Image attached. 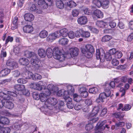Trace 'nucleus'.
Listing matches in <instances>:
<instances>
[{
    "label": "nucleus",
    "mask_w": 133,
    "mask_h": 133,
    "mask_svg": "<svg viewBox=\"0 0 133 133\" xmlns=\"http://www.w3.org/2000/svg\"><path fill=\"white\" fill-rule=\"evenodd\" d=\"M46 55L49 58H51L53 55L54 58L59 60L61 62H63L67 59L69 54L66 52H61L57 47H54L53 49L48 48L46 50Z\"/></svg>",
    "instance_id": "1"
},
{
    "label": "nucleus",
    "mask_w": 133,
    "mask_h": 133,
    "mask_svg": "<svg viewBox=\"0 0 133 133\" xmlns=\"http://www.w3.org/2000/svg\"><path fill=\"white\" fill-rule=\"evenodd\" d=\"M57 103L56 99L53 98H48L45 103L43 107L40 108V110L43 111L44 114L46 115L49 114L51 110L53 108L52 106L55 105Z\"/></svg>",
    "instance_id": "2"
},
{
    "label": "nucleus",
    "mask_w": 133,
    "mask_h": 133,
    "mask_svg": "<svg viewBox=\"0 0 133 133\" xmlns=\"http://www.w3.org/2000/svg\"><path fill=\"white\" fill-rule=\"evenodd\" d=\"M96 56L97 59H103L105 58L107 61H109L112 58V57L111 55L108 53L105 55L103 52L101 53L99 49H97Z\"/></svg>",
    "instance_id": "3"
},
{
    "label": "nucleus",
    "mask_w": 133,
    "mask_h": 133,
    "mask_svg": "<svg viewBox=\"0 0 133 133\" xmlns=\"http://www.w3.org/2000/svg\"><path fill=\"white\" fill-rule=\"evenodd\" d=\"M68 89V91H64L63 93L64 98L66 100L69 99V98H70V95H72L74 92V88L73 87L69 86Z\"/></svg>",
    "instance_id": "4"
},
{
    "label": "nucleus",
    "mask_w": 133,
    "mask_h": 133,
    "mask_svg": "<svg viewBox=\"0 0 133 133\" xmlns=\"http://www.w3.org/2000/svg\"><path fill=\"white\" fill-rule=\"evenodd\" d=\"M14 88L18 91H21L23 92V94L26 96H28L30 95V93L25 89V86L24 85L21 84H16L14 86Z\"/></svg>",
    "instance_id": "5"
},
{
    "label": "nucleus",
    "mask_w": 133,
    "mask_h": 133,
    "mask_svg": "<svg viewBox=\"0 0 133 133\" xmlns=\"http://www.w3.org/2000/svg\"><path fill=\"white\" fill-rule=\"evenodd\" d=\"M46 92L47 91L43 90V92L40 93L39 95L40 100L42 102L45 103L48 99V97L50 95V92Z\"/></svg>",
    "instance_id": "6"
},
{
    "label": "nucleus",
    "mask_w": 133,
    "mask_h": 133,
    "mask_svg": "<svg viewBox=\"0 0 133 133\" xmlns=\"http://www.w3.org/2000/svg\"><path fill=\"white\" fill-rule=\"evenodd\" d=\"M30 62L32 65L36 68L41 67L42 66V63L38 58L34 59V58H32Z\"/></svg>",
    "instance_id": "7"
},
{
    "label": "nucleus",
    "mask_w": 133,
    "mask_h": 133,
    "mask_svg": "<svg viewBox=\"0 0 133 133\" xmlns=\"http://www.w3.org/2000/svg\"><path fill=\"white\" fill-rule=\"evenodd\" d=\"M97 115L93 113L92 112L89 114L87 117L90 123H93L96 122L98 120V118L96 117Z\"/></svg>",
    "instance_id": "8"
},
{
    "label": "nucleus",
    "mask_w": 133,
    "mask_h": 133,
    "mask_svg": "<svg viewBox=\"0 0 133 133\" xmlns=\"http://www.w3.org/2000/svg\"><path fill=\"white\" fill-rule=\"evenodd\" d=\"M77 21L79 24L85 25L88 22V18L86 16H82L78 18Z\"/></svg>",
    "instance_id": "9"
},
{
    "label": "nucleus",
    "mask_w": 133,
    "mask_h": 133,
    "mask_svg": "<svg viewBox=\"0 0 133 133\" xmlns=\"http://www.w3.org/2000/svg\"><path fill=\"white\" fill-rule=\"evenodd\" d=\"M12 99H7L5 101V107L10 109L13 108L14 107V104L12 101Z\"/></svg>",
    "instance_id": "10"
},
{
    "label": "nucleus",
    "mask_w": 133,
    "mask_h": 133,
    "mask_svg": "<svg viewBox=\"0 0 133 133\" xmlns=\"http://www.w3.org/2000/svg\"><path fill=\"white\" fill-rule=\"evenodd\" d=\"M38 3L39 6L42 9H46L48 8V4L44 0H38Z\"/></svg>",
    "instance_id": "11"
},
{
    "label": "nucleus",
    "mask_w": 133,
    "mask_h": 133,
    "mask_svg": "<svg viewBox=\"0 0 133 133\" xmlns=\"http://www.w3.org/2000/svg\"><path fill=\"white\" fill-rule=\"evenodd\" d=\"M55 87L54 85L52 84H49L47 86V88H46L45 87H44V89L43 90L47 91V92H50V94H51V93L52 91L54 92H55L54 90Z\"/></svg>",
    "instance_id": "12"
},
{
    "label": "nucleus",
    "mask_w": 133,
    "mask_h": 133,
    "mask_svg": "<svg viewBox=\"0 0 133 133\" xmlns=\"http://www.w3.org/2000/svg\"><path fill=\"white\" fill-rule=\"evenodd\" d=\"M37 87L38 88H37V90H42L43 91V89L44 88V87H43L45 86L46 85V82L42 81H40L37 83Z\"/></svg>",
    "instance_id": "13"
},
{
    "label": "nucleus",
    "mask_w": 133,
    "mask_h": 133,
    "mask_svg": "<svg viewBox=\"0 0 133 133\" xmlns=\"http://www.w3.org/2000/svg\"><path fill=\"white\" fill-rule=\"evenodd\" d=\"M24 56L28 58H35L36 57V55L35 53L28 51H25Z\"/></svg>",
    "instance_id": "14"
},
{
    "label": "nucleus",
    "mask_w": 133,
    "mask_h": 133,
    "mask_svg": "<svg viewBox=\"0 0 133 133\" xmlns=\"http://www.w3.org/2000/svg\"><path fill=\"white\" fill-rule=\"evenodd\" d=\"M24 18L26 21L31 22L34 19V16L31 14L27 13L25 15Z\"/></svg>",
    "instance_id": "15"
},
{
    "label": "nucleus",
    "mask_w": 133,
    "mask_h": 133,
    "mask_svg": "<svg viewBox=\"0 0 133 133\" xmlns=\"http://www.w3.org/2000/svg\"><path fill=\"white\" fill-rule=\"evenodd\" d=\"M23 125L21 120H19L17 122L15 123L12 126V129L14 130H18Z\"/></svg>",
    "instance_id": "16"
},
{
    "label": "nucleus",
    "mask_w": 133,
    "mask_h": 133,
    "mask_svg": "<svg viewBox=\"0 0 133 133\" xmlns=\"http://www.w3.org/2000/svg\"><path fill=\"white\" fill-rule=\"evenodd\" d=\"M19 62L21 65H27L29 64L30 61L26 58H22L19 59Z\"/></svg>",
    "instance_id": "17"
},
{
    "label": "nucleus",
    "mask_w": 133,
    "mask_h": 133,
    "mask_svg": "<svg viewBox=\"0 0 133 133\" xmlns=\"http://www.w3.org/2000/svg\"><path fill=\"white\" fill-rule=\"evenodd\" d=\"M81 10L85 15H91L92 14V11L90 10L89 8L86 6L83 7Z\"/></svg>",
    "instance_id": "18"
},
{
    "label": "nucleus",
    "mask_w": 133,
    "mask_h": 133,
    "mask_svg": "<svg viewBox=\"0 0 133 133\" xmlns=\"http://www.w3.org/2000/svg\"><path fill=\"white\" fill-rule=\"evenodd\" d=\"M23 29L25 32L30 33L33 31V28L31 25H27L23 27Z\"/></svg>",
    "instance_id": "19"
},
{
    "label": "nucleus",
    "mask_w": 133,
    "mask_h": 133,
    "mask_svg": "<svg viewBox=\"0 0 133 133\" xmlns=\"http://www.w3.org/2000/svg\"><path fill=\"white\" fill-rule=\"evenodd\" d=\"M7 65L12 67L13 69H15L17 68L18 66L17 63L11 60H8L7 62Z\"/></svg>",
    "instance_id": "20"
},
{
    "label": "nucleus",
    "mask_w": 133,
    "mask_h": 133,
    "mask_svg": "<svg viewBox=\"0 0 133 133\" xmlns=\"http://www.w3.org/2000/svg\"><path fill=\"white\" fill-rule=\"evenodd\" d=\"M93 14L98 18H102L103 16V12L98 10H95L93 12Z\"/></svg>",
    "instance_id": "21"
},
{
    "label": "nucleus",
    "mask_w": 133,
    "mask_h": 133,
    "mask_svg": "<svg viewBox=\"0 0 133 133\" xmlns=\"http://www.w3.org/2000/svg\"><path fill=\"white\" fill-rule=\"evenodd\" d=\"M10 72V69H5L2 70L0 72L1 77H4L9 74Z\"/></svg>",
    "instance_id": "22"
},
{
    "label": "nucleus",
    "mask_w": 133,
    "mask_h": 133,
    "mask_svg": "<svg viewBox=\"0 0 133 133\" xmlns=\"http://www.w3.org/2000/svg\"><path fill=\"white\" fill-rule=\"evenodd\" d=\"M107 97L105 93H102L100 94L99 98L96 99V101L97 102H103V100Z\"/></svg>",
    "instance_id": "23"
},
{
    "label": "nucleus",
    "mask_w": 133,
    "mask_h": 133,
    "mask_svg": "<svg viewBox=\"0 0 133 133\" xmlns=\"http://www.w3.org/2000/svg\"><path fill=\"white\" fill-rule=\"evenodd\" d=\"M109 2L108 0H101V6L104 9L109 7Z\"/></svg>",
    "instance_id": "24"
},
{
    "label": "nucleus",
    "mask_w": 133,
    "mask_h": 133,
    "mask_svg": "<svg viewBox=\"0 0 133 133\" xmlns=\"http://www.w3.org/2000/svg\"><path fill=\"white\" fill-rule=\"evenodd\" d=\"M78 50L76 48H71L70 49V54L74 57L77 56L78 54Z\"/></svg>",
    "instance_id": "25"
},
{
    "label": "nucleus",
    "mask_w": 133,
    "mask_h": 133,
    "mask_svg": "<svg viewBox=\"0 0 133 133\" xmlns=\"http://www.w3.org/2000/svg\"><path fill=\"white\" fill-rule=\"evenodd\" d=\"M66 101L67 102L66 105L68 108L70 109L74 107V104L72 101V99L69 98V99Z\"/></svg>",
    "instance_id": "26"
},
{
    "label": "nucleus",
    "mask_w": 133,
    "mask_h": 133,
    "mask_svg": "<svg viewBox=\"0 0 133 133\" xmlns=\"http://www.w3.org/2000/svg\"><path fill=\"white\" fill-rule=\"evenodd\" d=\"M96 25L100 28H106L107 25V23L103 21H98L96 23Z\"/></svg>",
    "instance_id": "27"
},
{
    "label": "nucleus",
    "mask_w": 133,
    "mask_h": 133,
    "mask_svg": "<svg viewBox=\"0 0 133 133\" xmlns=\"http://www.w3.org/2000/svg\"><path fill=\"white\" fill-rule=\"evenodd\" d=\"M68 41V39L65 38H62L58 41L59 44L62 45H65L67 44Z\"/></svg>",
    "instance_id": "28"
},
{
    "label": "nucleus",
    "mask_w": 133,
    "mask_h": 133,
    "mask_svg": "<svg viewBox=\"0 0 133 133\" xmlns=\"http://www.w3.org/2000/svg\"><path fill=\"white\" fill-rule=\"evenodd\" d=\"M38 54L39 56L41 58H44L46 56L45 51L43 49H39L38 51Z\"/></svg>",
    "instance_id": "29"
},
{
    "label": "nucleus",
    "mask_w": 133,
    "mask_h": 133,
    "mask_svg": "<svg viewBox=\"0 0 133 133\" xmlns=\"http://www.w3.org/2000/svg\"><path fill=\"white\" fill-rule=\"evenodd\" d=\"M60 31L61 36L65 37L68 35V31L66 29L63 28Z\"/></svg>",
    "instance_id": "30"
},
{
    "label": "nucleus",
    "mask_w": 133,
    "mask_h": 133,
    "mask_svg": "<svg viewBox=\"0 0 133 133\" xmlns=\"http://www.w3.org/2000/svg\"><path fill=\"white\" fill-rule=\"evenodd\" d=\"M0 120L1 124L2 125L4 124H8L10 122L9 119L5 117H2L1 118Z\"/></svg>",
    "instance_id": "31"
},
{
    "label": "nucleus",
    "mask_w": 133,
    "mask_h": 133,
    "mask_svg": "<svg viewBox=\"0 0 133 133\" xmlns=\"http://www.w3.org/2000/svg\"><path fill=\"white\" fill-rule=\"evenodd\" d=\"M56 38L53 33L50 34L46 38L47 40L50 42H52Z\"/></svg>",
    "instance_id": "32"
},
{
    "label": "nucleus",
    "mask_w": 133,
    "mask_h": 133,
    "mask_svg": "<svg viewBox=\"0 0 133 133\" xmlns=\"http://www.w3.org/2000/svg\"><path fill=\"white\" fill-rule=\"evenodd\" d=\"M85 51H87L90 52H93L94 51V49L93 46L91 45L88 44L85 46Z\"/></svg>",
    "instance_id": "33"
},
{
    "label": "nucleus",
    "mask_w": 133,
    "mask_h": 133,
    "mask_svg": "<svg viewBox=\"0 0 133 133\" xmlns=\"http://www.w3.org/2000/svg\"><path fill=\"white\" fill-rule=\"evenodd\" d=\"M10 131V129L8 127L0 128V132L1 133H9Z\"/></svg>",
    "instance_id": "34"
},
{
    "label": "nucleus",
    "mask_w": 133,
    "mask_h": 133,
    "mask_svg": "<svg viewBox=\"0 0 133 133\" xmlns=\"http://www.w3.org/2000/svg\"><path fill=\"white\" fill-rule=\"evenodd\" d=\"M48 35V32L45 30H43L40 32L39 36L41 38H43L46 37Z\"/></svg>",
    "instance_id": "35"
},
{
    "label": "nucleus",
    "mask_w": 133,
    "mask_h": 133,
    "mask_svg": "<svg viewBox=\"0 0 133 133\" xmlns=\"http://www.w3.org/2000/svg\"><path fill=\"white\" fill-rule=\"evenodd\" d=\"M82 52L84 54H85V55L88 58H90L92 56V52H90L87 51H85V49H83L82 50Z\"/></svg>",
    "instance_id": "36"
},
{
    "label": "nucleus",
    "mask_w": 133,
    "mask_h": 133,
    "mask_svg": "<svg viewBox=\"0 0 133 133\" xmlns=\"http://www.w3.org/2000/svg\"><path fill=\"white\" fill-rule=\"evenodd\" d=\"M98 91V89L96 87H94L90 88L89 90V92L90 93L95 94L97 93Z\"/></svg>",
    "instance_id": "37"
},
{
    "label": "nucleus",
    "mask_w": 133,
    "mask_h": 133,
    "mask_svg": "<svg viewBox=\"0 0 133 133\" xmlns=\"http://www.w3.org/2000/svg\"><path fill=\"white\" fill-rule=\"evenodd\" d=\"M82 36L86 38L89 37L90 36V33L87 31H85L82 29Z\"/></svg>",
    "instance_id": "38"
},
{
    "label": "nucleus",
    "mask_w": 133,
    "mask_h": 133,
    "mask_svg": "<svg viewBox=\"0 0 133 133\" xmlns=\"http://www.w3.org/2000/svg\"><path fill=\"white\" fill-rule=\"evenodd\" d=\"M125 125V123L123 122H119L118 123H116L115 127L116 129H118L119 128L122 127L124 126Z\"/></svg>",
    "instance_id": "39"
},
{
    "label": "nucleus",
    "mask_w": 133,
    "mask_h": 133,
    "mask_svg": "<svg viewBox=\"0 0 133 133\" xmlns=\"http://www.w3.org/2000/svg\"><path fill=\"white\" fill-rule=\"evenodd\" d=\"M72 95H73L74 100L75 101L78 102L81 100V97L77 94H73Z\"/></svg>",
    "instance_id": "40"
},
{
    "label": "nucleus",
    "mask_w": 133,
    "mask_h": 133,
    "mask_svg": "<svg viewBox=\"0 0 133 133\" xmlns=\"http://www.w3.org/2000/svg\"><path fill=\"white\" fill-rule=\"evenodd\" d=\"M56 5L57 7L59 9H62L64 6L63 2L61 0L57 2L56 3Z\"/></svg>",
    "instance_id": "41"
},
{
    "label": "nucleus",
    "mask_w": 133,
    "mask_h": 133,
    "mask_svg": "<svg viewBox=\"0 0 133 133\" xmlns=\"http://www.w3.org/2000/svg\"><path fill=\"white\" fill-rule=\"evenodd\" d=\"M112 38V37L111 36L108 35H105L103 36L102 39V41L103 42H107L109 41Z\"/></svg>",
    "instance_id": "42"
},
{
    "label": "nucleus",
    "mask_w": 133,
    "mask_h": 133,
    "mask_svg": "<svg viewBox=\"0 0 133 133\" xmlns=\"http://www.w3.org/2000/svg\"><path fill=\"white\" fill-rule=\"evenodd\" d=\"M67 5L70 8H73L76 6V4L73 1H71L68 2Z\"/></svg>",
    "instance_id": "43"
},
{
    "label": "nucleus",
    "mask_w": 133,
    "mask_h": 133,
    "mask_svg": "<svg viewBox=\"0 0 133 133\" xmlns=\"http://www.w3.org/2000/svg\"><path fill=\"white\" fill-rule=\"evenodd\" d=\"M113 115L114 117L117 118L119 121L122 120L123 119V117L121 115L120 113H115Z\"/></svg>",
    "instance_id": "44"
},
{
    "label": "nucleus",
    "mask_w": 133,
    "mask_h": 133,
    "mask_svg": "<svg viewBox=\"0 0 133 133\" xmlns=\"http://www.w3.org/2000/svg\"><path fill=\"white\" fill-rule=\"evenodd\" d=\"M93 4L98 8L101 6V2L99 0H94L93 1Z\"/></svg>",
    "instance_id": "45"
},
{
    "label": "nucleus",
    "mask_w": 133,
    "mask_h": 133,
    "mask_svg": "<svg viewBox=\"0 0 133 133\" xmlns=\"http://www.w3.org/2000/svg\"><path fill=\"white\" fill-rule=\"evenodd\" d=\"M79 13L78 10L74 9L72 10V15L73 17H77Z\"/></svg>",
    "instance_id": "46"
},
{
    "label": "nucleus",
    "mask_w": 133,
    "mask_h": 133,
    "mask_svg": "<svg viewBox=\"0 0 133 133\" xmlns=\"http://www.w3.org/2000/svg\"><path fill=\"white\" fill-rule=\"evenodd\" d=\"M99 110V108L98 106L95 107L93 109L92 112L96 115H97V114Z\"/></svg>",
    "instance_id": "47"
},
{
    "label": "nucleus",
    "mask_w": 133,
    "mask_h": 133,
    "mask_svg": "<svg viewBox=\"0 0 133 133\" xmlns=\"http://www.w3.org/2000/svg\"><path fill=\"white\" fill-rule=\"evenodd\" d=\"M131 106L129 104H126L125 105L124 107L122 109V110L123 111H127L131 109Z\"/></svg>",
    "instance_id": "48"
},
{
    "label": "nucleus",
    "mask_w": 133,
    "mask_h": 133,
    "mask_svg": "<svg viewBox=\"0 0 133 133\" xmlns=\"http://www.w3.org/2000/svg\"><path fill=\"white\" fill-rule=\"evenodd\" d=\"M122 55L123 54L121 51H117L115 56L116 58H119L122 57Z\"/></svg>",
    "instance_id": "49"
},
{
    "label": "nucleus",
    "mask_w": 133,
    "mask_h": 133,
    "mask_svg": "<svg viewBox=\"0 0 133 133\" xmlns=\"http://www.w3.org/2000/svg\"><path fill=\"white\" fill-rule=\"evenodd\" d=\"M92 123H90V122L85 127V129L89 131L92 129L93 126L91 124Z\"/></svg>",
    "instance_id": "50"
},
{
    "label": "nucleus",
    "mask_w": 133,
    "mask_h": 133,
    "mask_svg": "<svg viewBox=\"0 0 133 133\" xmlns=\"http://www.w3.org/2000/svg\"><path fill=\"white\" fill-rule=\"evenodd\" d=\"M82 106L81 104L80 103H77L76 104L75 107L74 108L77 110H80L82 108Z\"/></svg>",
    "instance_id": "51"
},
{
    "label": "nucleus",
    "mask_w": 133,
    "mask_h": 133,
    "mask_svg": "<svg viewBox=\"0 0 133 133\" xmlns=\"http://www.w3.org/2000/svg\"><path fill=\"white\" fill-rule=\"evenodd\" d=\"M64 105V102L62 101H60L59 102V108L61 110H63L64 109L63 108Z\"/></svg>",
    "instance_id": "52"
},
{
    "label": "nucleus",
    "mask_w": 133,
    "mask_h": 133,
    "mask_svg": "<svg viewBox=\"0 0 133 133\" xmlns=\"http://www.w3.org/2000/svg\"><path fill=\"white\" fill-rule=\"evenodd\" d=\"M82 29H80L79 31H76L75 32V36L77 37H79L81 36H82Z\"/></svg>",
    "instance_id": "53"
},
{
    "label": "nucleus",
    "mask_w": 133,
    "mask_h": 133,
    "mask_svg": "<svg viewBox=\"0 0 133 133\" xmlns=\"http://www.w3.org/2000/svg\"><path fill=\"white\" fill-rule=\"evenodd\" d=\"M13 51L16 54H18L20 52V48L19 46H17L14 48Z\"/></svg>",
    "instance_id": "54"
},
{
    "label": "nucleus",
    "mask_w": 133,
    "mask_h": 133,
    "mask_svg": "<svg viewBox=\"0 0 133 133\" xmlns=\"http://www.w3.org/2000/svg\"><path fill=\"white\" fill-rule=\"evenodd\" d=\"M26 75H28V77L26 78H30L32 77L33 78L34 75L32 73L29 71H26L25 73Z\"/></svg>",
    "instance_id": "55"
},
{
    "label": "nucleus",
    "mask_w": 133,
    "mask_h": 133,
    "mask_svg": "<svg viewBox=\"0 0 133 133\" xmlns=\"http://www.w3.org/2000/svg\"><path fill=\"white\" fill-rule=\"evenodd\" d=\"M42 77L41 76L37 74H35L34 75L33 77V79H41Z\"/></svg>",
    "instance_id": "56"
},
{
    "label": "nucleus",
    "mask_w": 133,
    "mask_h": 133,
    "mask_svg": "<svg viewBox=\"0 0 133 133\" xmlns=\"http://www.w3.org/2000/svg\"><path fill=\"white\" fill-rule=\"evenodd\" d=\"M112 64L114 66H116L119 64V61L116 59H114L112 61Z\"/></svg>",
    "instance_id": "57"
},
{
    "label": "nucleus",
    "mask_w": 133,
    "mask_h": 133,
    "mask_svg": "<svg viewBox=\"0 0 133 133\" xmlns=\"http://www.w3.org/2000/svg\"><path fill=\"white\" fill-rule=\"evenodd\" d=\"M20 75V73L18 70H16L13 72V75L14 77H17L19 76Z\"/></svg>",
    "instance_id": "58"
},
{
    "label": "nucleus",
    "mask_w": 133,
    "mask_h": 133,
    "mask_svg": "<svg viewBox=\"0 0 133 133\" xmlns=\"http://www.w3.org/2000/svg\"><path fill=\"white\" fill-rule=\"evenodd\" d=\"M68 35L69 37L71 39L74 38L75 37L74 32L72 31H70L69 33H68Z\"/></svg>",
    "instance_id": "59"
},
{
    "label": "nucleus",
    "mask_w": 133,
    "mask_h": 133,
    "mask_svg": "<svg viewBox=\"0 0 133 133\" xmlns=\"http://www.w3.org/2000/svg\"><path fill=\"white\" fill-rule=\"evenodd\" d=\"M109 25L111 28H114L116 26V24L115 21H112L110 22Z\"/></svg>",
    "instance_id": "60"
},
{
    "label": "nucleus",
    "mask_w": 133,
    "mask_h": 133,
    "mask_svg": "<svg viewBox=\"0 0 133 133\" xmlns=\"http://www.w3.org/2000/svg\"><path fill=\"white\" fill-rule=\"evenodd\" d=\"M92 101L90 99H86L85 101V104L89 106L92 105Z\"/></svg>",
    "instance_id": "61"
},
{
    "label": "nucleus",
    "mask_w": 133,
    "mask_h": 133,
    "mask_svg": "<svg viewBox=\"0 0 133 133\" xmlns=\"http://www.w3.org/2000/svg\"><path fill=\"white\" fill-rule=\"evenodd\" d=\"M13 38L12 37H11L10 36H8L6 39L5 44H7L9 42H12L13 41Z\"/></svg>",
    "instance_id": "62"
},
{
    "label": "nucleus",
    "mask_w": 133,
    "mask_h": 133,
    "mask_svg": "<svg viewBox=\"0 0 133 133\" xmlns=\"http://www.w3.org/2000/svg\"><path fill=\"white\" fill-rule=\"evenodd\" d=\"M33 96L34 99L38 100L40 98L39 95L37 93H34L33 94Z\"/></svg>",
    "instance_id": "63"
},
{
    "label": "nucleus",
    "mask_w": 133,
    "mask_h": 133,
    "mask_svg": "<svg viewBox=\"0 0 133 133\" xmlns=\"http://www.w3.org/2000/svg\"><path fill=\"white\" fill-rule=\"evenodd\" d=\"M117 51L115 48H112L109 51V54L110 55H115Z\"/></svg>",
    "instance_id": "64"
}]
</instances>
